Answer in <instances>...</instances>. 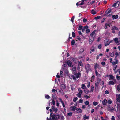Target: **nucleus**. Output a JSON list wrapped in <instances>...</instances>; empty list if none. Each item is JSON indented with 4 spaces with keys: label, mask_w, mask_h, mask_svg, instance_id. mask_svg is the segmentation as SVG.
<instances>
[{
    "label": "nucleus",
    "mask_w": 120,
    "mask_h": 120,
    "mask_svg": "<svg viewBox=\"0 0 120 120\" xmlns=\"http://www.w3.org/2000/svg\"><path fill=\"white\" fill-rule=\"evenodd\" d=\"M111 12V10L110 8H108L105 11V16H111V14H109Z\"/></svg>",
    "instance_id": "f257e3e1"
},
{
    "label": "nucleus",
    "mask_w": 120,
    "mask_h": 120,
    "mask_svg": "<svg viewBox=\"0 0 120 120\" xmlns=\"http://www.w3.org/2000/svg\"><path fill=\"white\" fill-rule=\"evenodd\" d=\"M86 65L88 66H85V69L86 71V72L88 73L89 71H91V69L90 68L91 66L88 64H86Z\"/></svg>",
    "instance_id": "f03ea898"
},
{
    "label": "nucleus",
    "mask_w": 120,
    "mask_h": 120,
    "mask_svg": "<svg viewBox=\"0 0 120 120\" xmlns=\"http://www.w3.org/2000/svg\"><path fill=\"white\" fill-rule=\"evenodd\" d=\"M101 80V79H99V82H98V81H95V89H97L98 88V85L99 83V81H100Z\"/></svg>",
    "instance_id": "7ed1b4c3"
},
{
    "label": "nucleus",
    "mask_w": 120,
    "mask_h": 120,
    "mask_svg": "<svg viewBox=\"0 0 120 120\" xmlns=\"http://www.w3.org/2000/svg\"><path fill=\"white\" fill-rule=\"evenodd\" d=\"M94 40V38L93 37H90L89 39V43L90 44H91Z\"/></svg>",
    "instance_id": "20e7f679"
},
{
    "label": "nucleus",
    "mask_w": 120,
    "mask_h": 120,
    "mask_svg": "<svg viewBox=\"0 0 120 120\" xmlns=\"http://www.w3.org/2000/svg\"><path fill=\"white\" fill-rule=\"evenodd\" d=\"M50 117L52 118V120H55L56 118V115L52 113H51L50 114Z\"/></svg>",
    "instance_id": "39448f33"
},
{
    "label": "nucleus",
    "mask_w": 120,
    "mask_h": 120,
    "mask_svg": "<svg viewBox=\"0 0 120 120\" xmlns=\"http://www.w3.org/2000/svg\"><path fill=\"white\" fill-rule=\"evenodd\" d=\"M110 77V78L109 79V80H110L111 79L114 80L115 82H116V80L114 79L115 78L114 76L112 75H109Z\"/></svg>",
    "instance_id": "423d86ee"
},
{
    "label": "nucleus",
    "mask_w": 120,
    "mask_h": 120,
    "mask_svg": "<svg viewBox=\"0 0 120 120\" xmlns=\"http://www.w3.org/2000/svg\"><path fill=\"white\" fill-rule=\"evenodd\" d=\"M96 35V34L94 31L90 35V37H93L94 38Z\"/></svg>",
    "instance_id": "0eeeda50"
},
{
    "label": "nucleus",
    "mask_w": 120,
    "mask_h": 120,
    "mask_svg": "<svg viewBox=\"0 0 120 120\" xmlns=\"http://www.w3.org/2000/svg\"><path fill=\"white\" fill-rule=\"evenodd\" d=\"M110 26V24L109 23H106L104 27V28L105 29H107V26H109V27Z\"/></svg>",
    "instance_id": "6e6552de"
},
{
    "label": "nucleus",
    "mask_w": 120,
    "mask_h": 120,
    "mask_svg": "<svg viewBox=\"0 0 120 120\" xmlns=\"http://www.w3.org/2000/svg\"><path fill=\"white\" fill-rule=\"evenodd\" d=\"M76 110L77 111H78V112H76L78 113H82V110L80 108H76Z\"/></svg>",
    "instance_id": "1a4fd4ad"
},
{
    "label": "nucleus",
    "mask_w": 120,
    "mask_h": 120,
    "mask_svg": "<svg viewBox=\"0 0 120 120\" xmlns=\"http://www.w3.org/2000/svg\"><path fill=\"white\" fill-rule=\"evenodd\" d=\"M52 109H53V111H54L55 112V113H56L57 112L58 110V109L57 108H55L54 106H52Z\"/></svg>",
    "instance_id": "9d476101"
},
{
    "label": "nucleus",
    "mask_w": 120,
    "mask_h": 120,
    "mask_svg": "<svg viewBox=\"0 0 120 120\" xmlns=\"http://www.w3.org/2000/svg\"><path fill=\"white\" fill-rule=\"evenodd\" d=\"M67 64L68 66L69 67H71L72 65V62L70 60H68L67 62Z\"/></svg>",
    "instance_id": "9b49d317"
},
{
    "label": "nucleus",
    "mask_w": 120,
    "mask_h": 120,
    "mask_svg": "<svg viewBox=\"0 0 120 120\" xmlns=\"http://www.w3.org/2000/svg\"><path fill=\"white\" fill-rule=\"evenodd\" d=\"M118 17V16L117 15H113L112 16V18L113 19H117Z\"/></svg>",
    "instance_id": "f8f14e48"
},
{
    "label": "nucleus",
    "mask_w": 120,
    "mask_h": 120,
    "mask_svg": "<svg viewBox=\"0 0 120 120\" xmlns=\"http://www.w3.org/2000/svg\"><path fill=\"white\" fill-rule=\"evenodd\" d=\"M107 100L106 99H104L102 101L103 105H106L107 104Z\"/></svg>",
    "instance_id": "ddd939ff"
},
{
    "label": "nucleus",
    "mask_w": 120,
    "mask_h": 120,
    "mask_svg": "<svg viewBox=\"0 0 120 120\" xmlns=\"http://www.w3.org/2000/svg\"><path fill=\"white\" fill-rule=\"evenodd\" d=\"M99 65L97 64V63H96L94 65V69L95 70H97V68H99Z\"/></svg>",
    "instance_id": "4468645a"
},
{
    "label": "nucleus",
    "mask_w": 120,
    "mask_h": 120,
    "mask_svg": "<svg viewBox=\"0 0 120 120\" xmlns=\"http://www.w3.org/2000/svg\"><path fill=\"white\" fill-rule=\"evenodd\" d=\"M79 65L82 67H83V64L82 62L81 61H79L78 67H79Z\"/></svg>",
    "instance_id": "2eb2a0df"
},
{
    "label": "nucleus",
    "mask_w": 120,
    "mask_h": 120,
    "mask_svg": "<svg viewBox=\"0 0 120 120\" xmlns=\"http://www.w3.org/2000/svg\"><path fill=\"white\" fill-rule=\"evenodd\" d=\"M89 118V116H86V115L85 114L84 116L83 119L84 120L88 119Z\"/></svg>",
    "instance_id": "dca6fc26"
},
{
    "label": "nucleus",
    "mask_w": 120,
    "mask_h": 120,
    "mask_svg": "<svg viewBox=\"0 0 120 120\" xmlns=\"http://www.w3.org/2000/svg\"><path fill=\"white\" fill-rule=\"evenodd\" d=\"M76 107L75 106H71V110H72L73 111H75L76 110Z\"/></svg>",
    "instance_id": "f3484780"
},
{
    "label": "nucleus",
    "mask_w": 120,
    "mask_h": 120,
    "mask_svg": "<svg viewBox=\"0 0 120 120\" xmlns=\"http://www.w3.org/2000/svg\"><path fill=\"white\" fill-rule=\"evenodd\" d=\"M120 4V2L119 1H117L115 3L112 5V7H115L116 6V5L118 3V6H119V4Z\"/></svg>",
    "instance_id": "a211bd4d"
},
{
    "label": "nucleus",
    "mask_w": 120,
    "mask_h": 120,
    "mask_svg": "<svg viewBox=\"0 0 120 120\" xmlns=\"http://www.w3.org/2000/svg\"><path fill=\"white\" fill-rule=\"evenodd\" d=\"M109 85H113L115 84V83H114L112 81H110L109 82Z\"/></svg>",
    "instance_id": "6ab92c4d"
},
{
    "label": "nucleus",
    "mask_w": 120,
    "mask_h": 120,
    "mask_svg": "<svg viewBox=\"0 0 120 120\" xmlns=\"http://www.w3.org/2000/svg\"><path fill=\"white\" fill-rule=\"evenodd\" d=\"M60 84L61 86L63 88V89H65L66 88V86L65 84L61 83H60Z\"/></svg>",
    "instance_id": "aec40b11"
},
{
    "label": "nucleus",
    "mask_w": 120,
    "mask_h": 120,
    "mask_svg": "<svg viewBox=\"0 0 120 120\" xmlns=\"http://www.w3.org/2000/svg\"><path fill=\"white\" fill-rule=\"evenodd\" d=\"M84 51V50L82 48L79 51V54H81Z\"/></svg>",
    "instance_id": "412c9836"
},
{
    "label": "nucleus",
    "mask_w": 120,
    "mask_h": 120,
    "mask_svg": "<svg viewBox=\"0 0 120 120\" xmlns=\"http://www.w3.org/2000/svg\"><path fill=\"white\" fill-rule=\"evenodd\" d=\"M94 89V86L92 85L91 86V89L89 91V92L90 93L93 91Z\"/></svg>",
    "instance_id": "4be33fe9"
},
{
    "label": "nucleus",
    "mask_w": 120,
    "mask_h": 120,
    "mask_svg": "<svg viewBox=\"0 0 120 120\" xmlns=\"http://www.w3.org/2000/svg\"><path fill=\"white\" fill-rule=\"evenodd\" d=\"M118 61L117 60H116L115 61H113L112 62V64L113 65H115L116 64H117Z\"/></svg>",
    "instance_id": "5701e85b"
},
{
    "label": "nucleus",
    "mask_w": 120,
    "mask_h": 120,
    "mask_svg": "<svg viewBox=\"0 0 120 120\" xmlns=\"http://www.w3.org/2000/svg\"><path fill=\"white\" fill-rule=\"evenodd\" d=\"M92 48L93 49L91 50L90 52V53H91L92 52L94 51H95L94 47V46H92Z\"/></svg>",
    "instance_id": "b1692460"
},
{
    "label": "nucleus",
    "mask_w": 120,
    "mask_h": 120,
    "mask_svg": "<svg viewBox=\"0 0 120 120\" xmlns=\"http://www.w3.org/2000/svg\"><path fill=\"white\" fill-rule=\"evenodd\" d=\"M91 13H92V14L93 15L95 14L96 13V11H95L94 10H92L91 11Z\"/></svg>",
    "instance_id": "393cba45"
},
{
    "label": "nucleus",
    "mask_w": 120,
    "mask_h": 120,
    "mask_svg": "<svg viewBox=\"0 0 120 120\" xmlns=\"http://www.w3.org/2000/svg\"><path fill=\"white\" fill-rule=\"evenodd\" d=\"M60 118V116L59 114H57L56 116V118L57 120L58 119H59Z\"/></svg>",
    "instance_id": "a878e982"
},
{
    "label": "nucleus",
    "mask_w": 120,
    "mask_h": 120,
    "mask_svg": "<svg viewBox=\"0 0 120 120\" xmlns=\"http://www.w3.org/2000/svg\"><path fill=\"white\" fill-rule=\"evenodd\" d=\"M78 90L79 92V93H81V94H82L83 91L81 90L80 88H79L78 89Z\"/></svg>",
    "instance_id": "bb28decb"
},
{
    "label": "nucleus",
    "mask_w": 120,
    "mask_h": 120,
    "mask_svg": "<svg viewBox=\"0 0 120 120\" xmlns=\"http://www.w3.org/2000/svg\"><path fill=\"white\" fill-rule=\"evenodd\" d=\"M82 94L81 93H78L76 95L79 98H80L81 97V95Z\"/></svg>",
    "instance_id": "cd10ccee"
},
{
    "label": "nucleus",
    "mask_w": 120,
    "mask_h": 120,
    "mask_svg": "<svg viewBox=\"0 0 120 120\" xmlns=\"http://www.w3.org/2000/svg\"><path fill=\"white\" fill-rule=\"evenodd\" d=\"M81 88L83 89H85L86 88V87L85 86L84 84H82L81 85Z\"/></svg>",
    "instance_id": "c85d7f7f"
},
{
    "label": "nucleus",
    "mask_w": 120,
    "mask_h": 120,
    "mask_svg": "<svg viewBox=\"0 0 120 120\" xmlns=\"http://www.w3.org/2000/svg\"><path fill=\"white\" fill-rule=\"evenodd\" d=\"M84 92L85 93L87 94L88 93L89 90L88 89H86L84 90Z\"/></svg>",
    "instance_id": "c756f323"
},
{
    "label": "nucleus",
    "mask_w": 120,
    "mask_h": 120,
    "mask_svg": "<svg viewBox=\"0 0 120 120\" xmlns=\"http://www.w3.org/2000/svg\"><path fill=\"white\" fill-rule=\"evenodd\" d=\"M81 74L80 73H78V74H76V78H79Z\"/></svg>",
    "instance_id": "7c9ffc66"
},
{
    "label": "nucleus",
    "mask_w": 120,
    "mask_h": 120,
    "mask_svg": "<svg viewBox=\"0 0 120 120\" xmlns=\"http://www.w3.org/2000/svg\"><path fill=\"white\" fill-rule=\"evenodd\" d=\"M112 28L114 30H119V29H118V28L116 27V26H113V27H112Z\"/></svg>",
    "instance_id": "2f4dec72"
},
{
    "label": "nucleus",
    "mask_w": 120,
    "mask_h": 120,
    "mask_svg": "<svg viewBox=\"0 0 120 120\" xmlns=\"http://www.w3.org/2000/svg\"><path fill=\"white\" fill-rule=\"evenodd\" d=\"M120 89V84H119L118 86H117V90L119 92V90Z\"/></svg>",
    "instance_id": "473e14b6"
},
{
    "label": "nucleus",
    "mask_w": 120,
    "mask_h": 120,
    "mask_svg": "<svg viewBox=\"0 0 120 120\" xmlns=\"http://www.w3.org/2000/svg\"><path fill=\"white\" fill-rule=\"evenodd\" d=\"M71 78H73V79L74 80H76V77L74 76L73 75L71 76Z\"/></svg>",
    "instance_id": "72a5a7b5"
},
{
    "label": "nucleus",
    "mask_w": 120,
    "mask_h": 120,
    "mask_svg": "<svg viewBox=\"0 0 120 120\" xmlns=\"http://www.w3.org/2000/svg\"><path fill=\"white\" fill-rule=\"evenodd\" d=\"M114 110L113 107H112V108L109 109L108 111L110 112H112V111Z\"/></svg>",
    "instance_id": "f704fd0d"
},
{
    "label": "nucleus",
    "mask_w": 120,
    "mask_h": 120,
    "mask_svg": "<svg viewBox=\"0 0 120 120\" xmlns=\"http://www.w3.org/2000/svg\"><path fill=\"white\" fill-rule=\"evenodd\" d=\"M72 70L73 72L76 71V67H74L72 69Z\"/></svg>",
    "instance_id": "c9c22d12"
},
{
    "label": "nucleus",
    "mask_w": 120,
    "mask_h": 120,
    "mask_svg": "<svg viewBox=\"0 0 120 120\" xmlns=\"http://www.w3.org/2000/svg\"><path fill=\"white\" fill-rule=\"evenodd\" d=\"M72 113L71 112H70L69 113H68L67 115L68 116H72Z\"/></svg>",
    "instance_id": "e433bc0d"
},
{
    "label": "nucleus",
    "mask_w": 120,
    "mask_h": 120,
    "mask_svg": "<svg viewBox=\"0 0 120 120\" xmlns=\"http://www.w3.org/2000/svg\"><path fill=\"white\" fill-rule=\"evenodd\" d=\"M52 102V104L54 105H55V101L54 99H51Z\"/></svg>",
    "instance_id": "4c0bfd02"
},
{
    "label": "nucleus",
    "mask_w": 120,
    "mask_h": 120,
    "mask_svg": "<svg viewBox=\"0 0 120 120\" xmlns=\"http://www.w3.org/2000/svg\"><path fill=\"white\" fill-rule=\"evenodd\" d=\"M78 99V98L77 97H74L73 99V101L74 102H75Z\"/></svg>",
    "instance_id": "58836bf2"
},
{
    "label": "nucleus",
    "mask_w": 120,
    "mask_h": 120,
    "mask_svg": "<svg viewBox=\"0 0 120 120\" xmlns=\"http://www.w3.org/2000/svg\"><path fill=\"white\" fill-rule=\"evenodd\" d=\"M118 38H115L114 39V41L115 43H118Z\"/></svg>",
    "instance_id": "ea45409f"
},
{
    "label": "nucleus",
    "mask_w": 120,
    "mask_h": 120,
    "mask_svg": "<svg viewBox=\"0 0 120 120\" xmlns=\"http://www.w3.org/2000/svg\"><path fill=\"white\" fill-rule=\"evenodd\" d=\"M72 34L73 37H75V34L74 32H72Z\"/></svg>",
    "instance_id": "a19ab883"
},
{
    "label": "nucleus",
    "mask_w": 120,
    "mask_h": 120,
    "mask_svg": "<svg viewBox=\"0 0 120 120\" xmlns=\"http://www.w3.org/2000/svg\"><path fill=\"white\" fill-rule=\"evenodd\" d=\"M75 43V41L73 40H72L71 41V44L72 45H73Z\"/></svg>",
    "instance_id": "79ce46f5"
},
{
    "label": "nucleus",
    "mask_w": 120,
    "mask_h": 120,
    "mask_svg": "<svg viewBox=\"0 0 120 120\" xmlns=\"http://www.w3.org/2000/svg\"><path fill=\"white\" fill-rule=\"evenodd\" d=\"M82 28V26L81 25L79 26V27L78 28V30H81Z\"/></svg>",
    "instance_id": "37998d69"
},
{
    "label": "nucleus",
    "mask_w": 120,
    "mask_h": 120,
    "mask_svg": "<svg viewBox=\"0 0 120 120\" xmlns=\"http://www.w3.org/2000/svg\"><path fill=\"white\" fill-rule=\"evenodd\" d=\"M101 18V17L99 16H98L97 17H95L94 18V19L96 20H97L100 19Z\"/></svg>",
    "instance_id": "c03bdc74"
},
{
    "label": "nucleus",
    "mask_w": 120,
    "mask_h": 120,
    "mask_svg": "<svg viewBox=\"0 0 120 120\" xmlns=\"http://www.w3.org/2000/svg\"><path fill=\"white\" fill-rule=\"evenodd\" d=\"M84 103L85 104V105H88L89 104V102L88 101H85V102H84Z\"/></svg>",
    "instance_id": "a18cd8bd"
},
{
    "label": "nucleus",
    "mask_w": 120,
    "mask_h": 120,
    "mask_svg": "<svg viewBox=\"0 0 120 120\" xmlns=\"http://www.w3.org/2000/svg\"><path fill=\"white\" fill-rule=\"evenodd\" d=\"M114 52H112L110 54V56L111 57H113L114 56Z\"/></svg>",
    "instance_id": "49530a36"
},
{
    "label": "nucleus",
    "mask_w": 120,
    "mask_h": 120,
    "mask_svg": "<svg viewBox=\"0 0 120 120\" xmlns=\"http://www.w3.org/2000/svg\"><path fill=\"white\" fill-rule=\"evenodd\" d=\"M79 102L80 103H83V99L82 98L80 99L79 101Z\"/></svg>",
    "instance_id": "de8ad7c7"
},
{
    "label": "nucleus",
    "mask_w": 120,
    "mask_h": 120,
    "mask_svg": "<svg viewBox=\"0 0 120 120\" xmlns=\"http://www.w3.org/2000/svg\"><path fill=\"white\" fill-rule=\"evenodd\" d=\"M93 104L94 105L96 106L98 104V102H94L93 103Z\"/></svg>",
    "instance_id": "09e8293b"
},
{
    "label": "nucleus",
    "mask_w": 120,
    "mask_h": 120,
    "mask_svg": "<svg viewBox=\"0 0 120 120\" xmlns=\"http://www.w3.org/2000/svg\"><path fill=\"white\" fill-rule=\"evenodd\" d=\"M102 47V45L101 44H99L98 46V48L99 49H101Z\"/></svg>",
    "instance_id": "8fccbe9b"
},
{
    "label": "nucleus",
    "mask_w": 120,
    "mask_h": 120,
    "mask_svg": "<svg viewBox=\"0 0 120 120\" xmlns=\"http://www.w3.org/2000/svg\"><path fill=\"white\" fill-rule=\"evenodd\" d=\"M117 67V65H115L114 66L113 68V69L114 70H115L116 69Z\"/></svg>",
    "instance_id": "3c124183"
},
{
    "label": "nucleus",
    "mask_w": 120,
    "mask_h": 120,
    "mask_svg": "<svg viewBox=\"0 0 120 120\" xmlns=\"http://www.w3.org/2000/svg\"><path fill=\"white\" fill-rule=\"evenodd\" d=\"M45 98L46 99H48L50 98V97L48 95H47L45 96Z\"/></svg>",
    "instance_id": "603ef678"
},
{
    "label": "nucleus",
    "mask_w": 120,
    "mask_h": 120,
    "mask_svg": "<svg viewBox=\"0 0 120 120\" xmlns=\"http://www.w3.org/2000/svg\"><path fill=\"white\" fill-rule=\"evenodd\" d=\"M95 74L97 76H98V73L97 70H95Z\"/></svg>",
    "instance_id": "864d4df0"
},
{
    "label": "nucleus",
    "mask_w": 120,
    "mask_h": 120,
    "mask_svg": "<svg viewBox=\"0 0 120 120\" xmlns=\"http://www.w3.org/2000/svg\"><path fill=\"white\" fill-rule=\"evenodd\" d=\"M108 103L109 104H111L112 103V102L111 100H109L108 101Z\"/></svg>",
    "instance_id": "5fc2aeb1"
},
{
    "label": "nucleus",
    "mask_w": 120,
    "mask_h": 120,
    "mask_svg": "<svg viewBox=\"0 0 120 120\" xmlns=\"http://www.w3.org/2000/svg\"><path fill=\"white\" fill-rule=\"evenodd\" d=\"M84 97L86 99H88V98H90L89 96H88L86 95H84Z\"/></svg>",
    "instance_id": "6e6d98bb"
},
{
    "label": "nucleus",
    "mask_w": 120,
    "mask_h": 120,
    "mask_svg": "<svg viewBox=\"0 0 120 120\" xmlns=\"http://www.w3.org/2000/svg\"><path fill=\"white\" fill-rule=\"evenodd\" d=\"M111 30L112 33H115V32L113 29L112 28H111Z\"/></svg>",
    "instance_id": "4d7b16f0"
},
{
    "label": "nucleus",
    "mask_w": 120,
    "mask_h": 120,
    "mask_svg": "<svg viewBox=\"0 0 120 120\" xmlns=\"http://www.w3.org/2000/svg\"><path fill=\"white\" fill-rule=\"evenodd\" d=\"M77 39L79 41H80L81 40L80 37L79 36H78L77 37Z\"/></svg>",
    "instance_id": "13d9d810"
},
{
    "label": "nucleus",
    "mask_w": 120,
    "mask_h": 120,
    "mask_svg": "<svg viewBox=\"0 0 120 120\" xmlns=\"http://www.w3.org/2000/svg\"><path fill=\"white\" fill-rule=\"evenodd\" d=\"M75 16H73L71 18V21L72 22H73Z\"/></svg>",
    "instance_id": "bf43d9fd"
},
{
    "label": "nucleus",
    "mask_w": 120,
    "mask_h": 120,
    "mask_svg": "<svg viewBox=\"0 0 120 120\" xmlns=\"http://www.w3.org/2000/svg\"><path fill=\"white\" fill-rule=\"evenodd\" d=\"M105 20V18H103L102 19V20L101 21V22L103 23L104 22V21Z\"/></svg>",
    "instance_id": "052dcab7"
},
{
    "label": "nucleus",
    "mask_w": 120,
    "mask_h": 120,
    "mask_svg": "<svg viewBox=\"0 0 120 120\" xmlns=\"http://www.w3.org/2000/svg\"><path fill=\"white\" fill-rule=\"evenodd\" d=\"M88 26L87 25H86L83 28H84L85 29H86V30L88 29Z\"/></svg>",
    "instance_id": "680f3d73"
},
{
    "label": "nucleus",
    "mask_w": 120,
    "mask_h": 120,
    "mask_svg": "<svg viewBox=\"0 0 120 120\" xmlns=\"http://www.w3.org/2000/svg\"><path fill=\"white\" fill-rule=\"evenodd\" d=\"M87 20L86 19H85V18H84L83 19V22H87Z\"/></svg>",
    "instance_id": "e2e57ef3"
},
{
    "label": "nucleus",
    "mask_w": 120,
    "mask_h": 120,
    "mask_svg": "<svg viewBox=\"0 0 120 120\" xmlns=\"http://www.w3.org/2000/svg\"><path fill=\"white\" fill-rule=\"evenodd\" d=\"M58 99L60 100V101L61 102V103H63L64 102L63 101L62 99L60 98H59Z\"/></svg>",
    "instance_id": "0e129e2a"
},
{
    "label": "nucleus",
    "mask_w": 120,
    "mask_h": 120,
    "mask_svg": "<svg viewBox=\"0 0 120 120\" xmlns=\"http://www.w3.org/2000/svg\"><path fill=\"white\" fill-rule=\"evenodd\" d=\"M63 71L62 70H61L60 71L61 76L62 77V75L63 74Z\"/></svg>",
    "instance_id": "69168bd1"
},
{
    "label": "nucleus",
    "mask_w": 120,
    "mask_h": 120,
    "mask_svg": "<svg viewBox=\"0 0 120 120\" xmlns=\"http://www.w3.org/2000/svg\"><path fill=\"white\" fill-rule=\"evenodd\" d=\"M90 30L89 29H87L86 30V33H88L90 31Z\"/></svg>",
    "instance_id": "338daca9"
},
{
    "label": "nucleus",
    "mask_w": 120,
    "mask_h": 120,
    "mask_svg": "<svg viewBox=\"0 0 120 120\" xmlns=\"http://www.w3.org/2000/svg\"><path fill=\"white\" fill-rule=\"evenodd\" d=\"M105 63L104 62H102L101 63V64L103 66H104L105 65Z\"/></svg>",
    "instance_id": "774afa93"
}]
</instances>
